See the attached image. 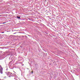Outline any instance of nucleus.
Wrapping results in <instances>:
<instances>
[{
	"mask_svg": "<svg viewBox=\"0 0 80 80\" xmlns=\"http://www.w3.org/2000/svg\"><path fill=\"white\" fill-rule=\"evenodd\" d=\"M0 72L1 73H3V68H2L1 66H0Z\"/></svg>",
	"mask_w": 80,
	"mask_h": 80,
	"instance_id": "obj_1",
	"label": "nucleus"
},
{
	"mask_svg": "<svg viewBox=\"0 0 80 80\" xmlns=\"http://www.w3.org/2000/svg\"><path fill=\"white\" fill-rule=\"evenodd\" d=\"M7 75L8 76L9 75H11V73H10V72H8L7 73Z\"/></svg>",
	"mask_w": 80,
	"mask_h": 80,
	"instance_id": "obj_2",
	"label": "nucleus"
},
{
	"mask_svg": "<svg viewBox=\"0 0 80 80\" xmlns=\"http://www.w3.org/2000/svg\"><path fill=\"white\" fill-rule=\"evenodd\" d=\"M17 18H20V17H18V16H17Z\"/></svg>",
	"mask_w": 80,
	"mask_h": 80,
	"instance_id": "obj_3",
	"label": "nucleus"
},
{
	"mask_svg": "<svg viewBox=\"0 0 80 80\" xmlns=\"http://www.w3.org/2000/svg\"><path fill=\"white\" fill-rule=\"evenodd\" d=\"M5 23H6V22H3L2 23V24H4Z\"/></svg>",
	"mask_w": 80,
	"mask_h": 80,
	"instance_id": "obj_4",
	"label": "nucleus"
},
{
	"mask_svg": "<svg viewBox=\"0 0 80 80\" xmlns=\"http://www.w3.org/2000/svg\"><path fill=\"white\" fill-rule=\"evenodd\" d=\"M2 33H4V32H2Z\"/></svg>",
	"mask_w": 80,
	"mask_h": 80,
	"instance_id": "obj_5",
	"label": "nucleus"
},
{
	"mask_svg": "<svg viewBox=\"0 0 80 80\" xmlns=\"http://www.w3.org/2000/svg\"><path fill=\"white\" fill-rule=\"evenodd\" d=\"M15 33H14V34H15Z\"/></svg>",
	"mask_w": 80,
	"mask_h": 80,
	"instance_id": "obj_6",
	"label": "nucleus"
}]
</instances>
